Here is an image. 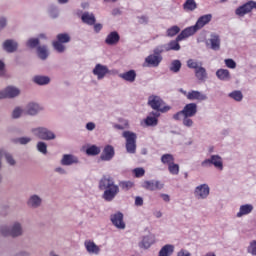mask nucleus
<instances>
[{
    "instance_id": "obj_25",
    "label": "nucleus",
    "mask_w": 256,
    "mask_h": 256,
    "mask_svg": "<svg viewBox=\"0 0 256 256\" xmlns=\"http://www.w3.org/2000/svg\"><path fill=\"white\" fill-rule=\"evenodd\" d=\"M197 31H199V28L195 24L194 26L185 28L178 35L180 36L182 41H185V39H188V37H192V35H195Z\"/></svg>"
},
{
    "instance_id": "obj_10",
    "label": "nucleus",
    "mask_w": 256,
    "mask_h": 256,
    "mask_svg": "<svg viewBox=\"0 0 256 256\" xmlns=\"http://www.w3.org/2000/svg\"><path fill=\"white\" fill-rule=\"evenodd\" d=\"M164 186L159 180H145L141 184L142 189H146V191H161Z\"/></svg>"
},
{
    "instance_id": "obj_60",
    "label": "nucleus",
    "mask_w": 256,
    "mask_h": 256,
    "mask_svg": "<svg viewBox=\"0 0 256 256\" xmlns=\"http://www.w3.org/2000/svg\"><path fill=\"white\" fill-rule=\"evenodd\" d=\"M177 256H191V252L185 249H181L178 253Z\"/></svg>"
},
{
    "instance_id": "obj_55",
    "label": "nucleus",
    "mask_w": 256,
    "mask_h": 256,
    "mask_svg": "<svg viewBox=\"0 0 256 256\" xmlns=\"http://www.w3.org/2000/svg\"><path fill=\"white\" fill-rule=\"evenodd\" d=\"M133 173L136 178H141L145 175V169L144 168H135L133 170Z\"/></svg>"
},
{
    "instance_id": "obj_7",
    "label": "nucleus",
    "mask_w": 256,
    "mask_h": 256,
    "mask_svg": "<svg viewBox=\"0 0 256 256\" xmlns=\"http://www.w3.org/2000/svg\"><path fill=\"white\" fill-rule=\"evenodd\" d=\"M215 167L217 171H223V158L220 155H211L208 159L201 162V167Z\"/></svg>"
},
{
    "instance_id": "obj_36",
    "label": "nucleus",
    "mask_w": 256,
    "mask_h": 256,
    "mask_svg": "<svg viewBox=\"0 0 256 256\" xmlns=\"http://www.w3.org/2000/svg\"><path fill=\"white\" fill-rule=\"evenodd\" d=\"M33 82L40 86L49 85L51 78H49V76L36 75L33 77Z\"/></svg>"
},
{
    "instance_id": "obj_59",
    "label": "nucleus",
    "mask_w": 256,
    "mask_h": 256,
    "mask_svg": "<svg viewBox=\"0 0 256 256\" xmlns=\"http://www.w3.org/2000/svg\"><path fill=\"white\" fill-rule=\"evenodd\" d=\"M95 127H97V125H95V122H88L86 124L87 131H95Z\"/></svg>"
},
{
    "instance_id": "obj_39",
    "label": "nucleus",
    "mask_w": 256,
    "mask_h": 256,
    "mask_svg": "<svg viewBox=\"0 0 256 256\" xmlns=\"http://www.w3.org/2000/svg\"><path fill=\"white\" fill-rule=\"evenodd\" d=\"M228 97L238 103H241V101H243V92H241V90H234L228 94Z\"/></svg>"
},
{
    "instance_id": "obj_20",
    "label": "nucleus",
    "mask_w": 256,
    "mask_h": 256,
    "mask_svg": "<svg viewBox=\"0 0 256 256\" xmlns=\"http://www.w3.org/2000/svg\"><path fill=\"white\" fill-rule=\"evenodd\" d=\"M115 157V148L111 145H106L100 155L101 161H111Z\"/></svg>"
},
{
    "instance_id": "obj_64",
    "label": "nucleus",
    "mask_w": 256,
    "mask_h": 256,
    "mask_svg": "<svg viewBox=\"0 0 256 256\" xmlns=\"http://www.w3.org/2000/svg\"><path fill=\"white\" fill-rule=\"evenodd\" d=\"M160 197L165 201V203H169V201H171V197L168 194H160Z\"/></svg>"
},
{
    "instance_id": "obj_54",
    "label": "nucleus",
    "mask_w": 256,
    "mask_h": 256,
    "mask_svg": "<svg viewBox=\"0 0 256 256\" xmlns=\"http://www.w3.org/2000/svg\"><path fill=\"white\" fill-rule=\"evenodd\" d=\"M224 63L228 69H235L237 67V63L231 58L225 59Z\"/></svg>"
},
{
    "instance_id": "obj_40",
    "label": "nucleus",
    "mask_w": 256,
    "mask_h": 256,
    "mask_svg": "<svg viewBox=\"0 0 256 256\" xmlns=\"http://www.w3.org/2000/svg\"><path fill=\"white\" fill-rule=\"evenodd\" d=\"M23 113H25V109L21 106H16L11 113L12 119H21L23 117Z\"/></svg>"
},
{
    "instance_id": "obj_57",
    "label": "nucleus",
    "mask_w": 256,
    "mask_h": 256,
    "mask_svg": "<svg viewBox=\"0 0 256 256\" xmlns=\"http://www.w3.org/2000/svg\"><path fill=\"white\" fill-rule=\"evenodd\" d=\"M49 13L52 19H57V17H59V9H57V7L50 8Z\"/></svg>"
},
{
    "instance_id": "obj_24",
    "label": "nucleus",
    "mask_w": 256,
    "mask_h": 256,
    "mask_svg": "<svg viewBox=\"0 0 256 256\" xmlns=\"http://www.w3.org/2000/svg\"><path fill=\"white\" fill-rule=\"evenodd\" d=\"M181 41L183 40L181 36L178 35L175 40H171L170 42L166 43L165 45L168 53L169 51H181V44H179Z\"/></svg>"
},
{
    "instance_id": "obj_9",
    "label": "nucleus",
    "mask_w": 256,
    "mask_h": 256,
    "mask_svg": "<svg viewBox=\"0 0 256 256\" xmlns=\"http://www.w3.org/2000/svg\"><path fill=\"white\" fill-rule=\"evenodd\" d=\"M21 95V90L15 86H8L0 91V99H15Z\"/></svg>"
},
{
    "instance_id": "obj_12",
    "label": "nucleus",
    "mask_w": 256,
    "mask_h": 256,
    "mask_svg": "<svg viewBox=\"0 0 256 256\" xmlns=\"http://www.w3.org/2000/svg\"><path fill=\"white\" fill-rule=\"evenodd\" d=\"M93 75L97 77L98 81L105 79V76L109 75V67L103 64H96L92 70Z\"/></svg>"
},
{
    "instance_id": "obj_52",
    "label": "nucleus",
    "mask_w": 256,
    "mask_h": 256,
    "mask_svg": "<svg viewBox=\"0 0 256 256\" xmlns=\"http://www.w3.org/2000/svg\"><path fill=\"white\" fill-rule=\"evenodd\" d=\"M168 170L171 175H179V165L175 164V162H172V164L168 166Z\"/></svg>"
},
{
    "instance_id": "obj_5",
    "label": "nucleus",
    "mask_w": 256,
    "mask_h": 256,
    "mask_svg": "<svg viewBox=\"0 0 256 256\" xmlns=\"http://www.w3.org/2000/svg\"><path fill=\"white\" fill-rule=\"evenodd\" d=\"M31 133L34 137L41 139L42 141H53L56 139V135L54 131L49 130L47 127H36L31 129Z\"/></svg>"
},
{
    "instance_id": "obj_48",
    "label": "nucleus",
    "mask_w": 256,
    "mask_h": 256,
    "mask_svg": "<svg viewBox=\"0 0 256 256\" xmlns=\"http://www.w3.org/2000/svg\"><path fill=\"white\" fill-rule=\"evenodd\" d=\"M247 253L249 255L256 256V240H251L247 247Z\"/></svg>"
},
{
    "instance_id": "obj_42",
    "label": "nucleus",
    "mask_w": 256,
    "mask_h": 256,
    "mask_svg": "<svg viewBox=\"0 0 256 256\" xmlns=\"http://www.w3.org/2000/svg\"><path fill=\"white\" fill-rule=\"evenodd\" d=\"M161 162L169 167V165L175 163V157H173V154H163L161 156Z\"/></svg>"
},
{
    "instance_id": "obj_27",
    "label": "nucleus",
    "mask_w": 256,
    "mask_h": 256,
    "mask_svg": "<svg viewBox=\"0 0 256 256\" xmlns=\"http://www.w3.org/2000/svg\"><path fill=\"white\" fill-rule=\"evenodd\" d=\"M195 77L201 83H205L208 79L207 69L203 67V64L200 62V67L195 70Z\"/></svg>"
},
{
    "instance_id": "obj_17",
    "label": "nucleus",
    "mask_w": 256,
    "mask_h": 256,
    "mask_svg": "<svg viewBox=\"0 0 256 256\" xmlns=\"http://www.w3.org/2000/svg\"><path fill=\"white\" fill-rule=\"evenodd\" d=\"M110 221L117 229H125V222L123 221V214L116 212L110 216Z\"/></svg>"
},
{
    "instance_id": "obj_21",
    "label": "nucleus",
    "mask_w": 256,
    "mask_h": 256,
    "mask_svg": "<svg viewBox=\"0 0 256 256\" xmlns=\"http://www.w3.org/2000/svg\"><path fill=\"white\" fill-rule=\"evenodd\" d=\"M119 41H121V36L119 35V32L112 31L106 36L104 43H106V45H109L110 47H113L117 45Z\"/></svg>"
},
{
    "instance_id": "obj_58",
    "label": "nucleus",
    "mask_w": 256,
    "mask_h": 256,
    "mask_svg": "<svg viewBox=\"0 0 256 256\" xmlns=\"http://www.w3.org/2000/svg\"><path fill=\"white\" fill-rule=\"evenodd\" d=\"M138 23H140V25H147L149 23V17L143 15V16H138Z\"/></svg>"
},
{
    "instance_id": "obj_18",
    "label": "nucleus",
    "mask_w": 256,
    "mask_h": 256,
    "mask_svg": "<svg viewBox=\"0 0 256 256\" xmlns=\"http://www.w3.org/2000/svg\"><path fill=\"white\" fill-rule=\"evenodd\" d=\"M163 61V56H157L156 54H150L145 58L146 67H159Z\"/></svg>"
},
{
    "instance_id": "obj_30",
    "label": "nucleus",
    "mask_w": 256,
    "mask_h": 256,
    "mask_svg": "<svg viewBox=\"0 0 256 256\" xmlns=\"http://www.w3.org/2000/svg\"><path fill=\"white\" fill-rule=\"evenodd\" d=\"M211 19H213V15L211 14H205L203 16H200L197 20V22L195 23V25L197 26V28L199 29H203V27H205V25H209V23H211Z\"/></svg>"
},
{
    "instance_id": "obj_37",
    "label": "nucleus",
    "mask_w": 256,
    "mask_h": 256,
    "mask_svg": "<svg viewBox=\"0 0 256 256\" xmlns=\"http://www.w3.org/2000/svg\"><path fill=\"white\" fill-rule=\"evenodd\" d=\"M183 9L187 13H193L197 9V2L195 0H186L183 4Z\"/></svg>"
},
{
    "instance_id": "obj_47",
    "label": "nucleus",
    "mask_w": 256,
    "mask_h": 256,
    "mask_svg": "<svg viewBox=\"0 0 256 256\" xmlns=\"http://www.w3.org/2000/svg\"><path fill=\"white\" fill-rule=\"evenodd\" d=\"M119 185L123 191H129V189H133V187H135V183L132 181H121Z\"/></svg>"
},
{
    "instance_id": "obj_44",
    "label": "nucleus",
    "mask_w": 256,
    "mask_h": 256,
    "mask_svg": "<svg viewBox=\"0 0 256 256\" xmlns=\"http://www.w3.org/2000/svg\"><path fill=\"white\" fill-rule=\"evenodd\" d=\"M56 41L59 43H69L71 41V36L68 33H60L56 36Z\"/></svg>"
},
{
    "instance_id": "obj_15",
    "label": "nucleus",
    "mask_w": 256,
    "mask_h": 256,
    "mask_svg": "<svg viewBox=\"0 0 256 256\" xmlns=\"http://www.w3.org/2000/svg\"><path fill=\"white\" fill-rule=\"evenodd\" d=\"M159 117H161L160 112L152 111L144 120V123L147 127H157L159 125Z\"/></svg>"
},
{
    "instance_id": "obj_6",
    "label": "nucleus",
    "mask_w": 256,
    "mask_h": 256,
    "mask_svg": "<svg viewBox=\"0 0 256 256\" xmlns=\"http://www.w3.org/2000/svg\"><path fill=\"white\" fill-rule=\"evenodd\" d=\"M122 137L126 140V151L135 154L137 151V134L132 131H124Z\"/></svg>"
},
{
    "instance_id": "obj_13",
    "label": "nucleus",
    "mask_w": 256,
    "mask_h": 256,
    "mask_svg": "<svg viewBox=\"0 0 256 256\" xmlns=\"http://www.w3.org/2000/svg\"><path fill=\"white\" fill-rule=\"evenodd\" d=\"M26 205L30 209H39V207L43 205V197H41L39 194H32L28 197Z\"/></svg>"
},
{
    "instance_id": "obj_4",
    "label": "nucleus",
    "mask_w": 256,
    "mask_h": 256,
    "mask_svg": "<svg viewBox=\"0 0 256 256\" xmlns=\"http://www.w3.org/2000/svg\"><path fill=\"white\" fill-rule=\"evenodd\" d=\"M148 105L158 113H167L168 111H171V106H167L165 101L157 95H151L148 97Z\"/></svg>"
},
{
    "instance_id": "obj_61",
    "label": "nucleus",
    "mask_w": 256,
    "mask_h": 256,
    "mask_svg": "<svg viewBox=\"0 0 256 256\" xmlns=\"http://www.w3.org/2000/svg\"><path fill=\"white\" fill-rule=\"evenodd\" d=\"M135 205H136V207H142V205H143V198L141 196H137L135 198Z\"/></svg>"
},
{
    "instance_id": "obj_41",
    "label": "nucleus",
    "mask_w": 256,
    "mask_h": 256,
    "mask_svg": "<svg viewBox=\"0 0 256 256\" xmlns=\"http://www.w3.org/2000/svg\"><path fill=\"white\" fill-rule=\"evenodd\" d=\"M181 33V28L177 25L171 26L166 30V37H175V35H179Z\"/></svg>"
},
{
    "instance_id": "obj_29",
    "label": "nucleus",
    "mask_w": 256,
    "mask_h": 256,
    "mask_svg": "<svg viewBox=\"0 0 256 256\" xmlns=\"http://www.w3.org/2000/svg\"><path fill=\"white\" fill-rule=\"evenodd\" d=\"M81 21L85 25L91 26V25H95V23L97 22V18H95V14H93L92 12H84L81 15Z\"/></svg>"
},
{
    "instance_id": "obj_23",
    "label": "nucleus",
    "mask_w": 256,
    "mask_h": 256,
    "mask_svg": "<svg viewBox=\"0 0 256 256\" xmlns=\"http://www.w3.org/2000/svg\"><path fill=\"white\" fill-rule=\"evenodd\" d=\"M187 99L189 101H207L208 97L203 92H199L197 90H191L187 94Z\"/></svg>"
},
{
    "instance_id": "obj_16",
    "label": "nucleus",
    "mask_w": 256,
    "mask_h": 256,
    "mask_svg": "<svg viewBox=\"0 0 256 256\" xmlns=\"http://www.w3.org/2000/svg\"><path fill=\"white\" fill-rule=\"evenodd\" d=\"M2 48L6 53H15L19 49V43L14 39H7L3 42Z\"/></svg>"
},
{
    "instance_id": "obj_1",
    "label": "nucleus",
    "mask_w": 256,
    "mask_h": 256,
    "mask_svg": "<svg viewBox=\"0 0 256 256\" xmlns=\"http://www.w3.org/2000/svg\"><path fill=\"white\" fill-rule=\"evenodd\" d=\"M99 190L104 191L102 194V199L107 203H111V201H115V197H117L121 191L119 185L115 183V179L111 176H104L99 181Z\"/></svg>"
},
{
    "instance_id": "obj_8",
    "label": "nucleus",
    "mask_w": 256,
    "mask_h": 256,
    "mask_svg": "<svg viewBox=\"0 0 256 256\" xmlns=\"http://www.w3.org/2000/svg\"><path fill=\"white\" fill-rule=\"evenodd\" d=\"M211 194V188L209 184L204 183L195 187L194 189V197L198 199V201H204Z\"/></svg>"
},
{
    "instance_id": "obj_34",
    "label": "nucleus",
    "mask_w": 256,
    "mask_h": 256,
    "mask_svg": "<svg viewBox=\"0 0 256 256\" xmlns=\"http://www.w3.org/2000/svg\"><path fill=\"white\" fill-rule=\"evenodd\" d=\"M216 77L219 81H231V72L227 69L220 68L216 71Z\"/></svg>"
},
{
    "instance_id": "obj_43",
    "label": "nucleus",
    "mask_w": 256,
    "mask_h": 256,
    "mask_svg": "<svg viewBox=\"0 0 256 256\" xmlns=\"http://www.w3.org/2000/svg\"><path fill=\"white\" fill-rule=\"evenodd\" d=\"M163 53H168L167 46L165 44L158 45L153 50V54L158 57H161V54Z\"/></svg>"
},
{
    "instance_id": "obj_31",
    "label": "nucleus",
    "mask_w": 256,
    "mask_h": 256,
    "mask_svg": "<svg viewBox=\"0 0 256 256\" xmlns=\"http://www.w3.org/2000/svg\"><path fill=\"white\" fill-rule=\"evenodd\" d=\"M153 243H155V237L152 235H147L142 238V240L138 243V246L140 249H149Z\"/></svg>"
},
{
    "instance_id": "obj_38",
    "label": "nucleus",
    "mask_w": 256,
    "mask_h": 256,
    "mask_svg": "<svg viewBox=\"0 0 256 256\" xmlns=\"http://www.w3.org/2000/svg\"><path fill=\"white\" fill-rule=\"evenodd\" d=\"M182 65L183 64L181 63V60H172L169 66V71H171V73H179V71H181Z\"/></svg>"
},
{
    "instance_id": "obj_2",
    "label": "nucleus",
    "mask_w": 256,
    "mask_h": 256,
    "mask_svg": "<svg viewBox=\"0 0 256 256\" xmlns=\"http://www.w3.org/2000/svg\"><path fill=\"white\" fill-rule=\"evenodd\" d=\"M197 115V104L189 103L186 104L181 111L173 114L172 119L174 121H182V125L187 129H191L195 122L191 117H195Z\"/></svg>"
},
{
    "instance_id": "obj_49",
    "label": "nucleus",
    "mask_w": 256,
    "mask_h": 256,
    "mask_svg": "<svg viewBox=\"0 0 256 256\" xmlns=\"http://www.w3.org/2000/svg\"><path fill=\"white\" fill-rule=\"evenodd\" d=\"M36 149L39 151V153H42V155H47V143L43 141L38 142Z\"/></svg>"
},
{
    "instance_id": "obj_26",
    "label": "nucleus",
    "mask_w": 256,
    "mask_h": 256,
    "mask_svg": "<svg viewBox=\"0 0 256 256\" xmlns=\"http://www.w3.org/2000/svg\"><path fill=\"white\" fill-rule=\"evenodd\" d=\"M118 77L127 83H135V79H137V72L135 70H128L124 73H120Z\"/></svg>"
},
{
    "instance_id": "obj_53",
    "label": "nucleus",
    "mask_w": 256,
    "mask_h": 256,
    "mask_svg": "<svg viewBox=\"0 0 256 256\" xmlns=\"http://www.w3.org/2000/svg\"><path fill=\"white\" fill-rule=\"evenodd\" d=\"M14 143H19L20 145H27L28 143H31L30 137H20L13 140Z\"/></svg>"
},
{
    "instance_id": "obj_45",
    "label": "nucleus",
    "mask_w": 256,
    "mask_h": 256,
    "mask_svg": "<svg viewBox=\"0 0 256 256\" xmlns=\"http://www.w3.org/2000/svg\"><path fill=\"white\" fill-rule=\"evenodd\" d=\"M101 153V148L97 147L96 145H92L86 149V154L90 156L99 155Z\"/></svg>"
},
{
    "instance_id": "obj_51",
    "label": "nucleus",
    "mask_w": 256,
    "mask_h": 256,
    "mask_svg": "<svg viewBox=\"0 0 256 256\" xmlns=\"http://www.w3.org/2000/svg\"><path fill=\"white\" fill-rule=\"evenodd\" d=\"M187 67L189 69H195V71H197V69H199L201 67V63H199L193 59H189L187 61Z\"/></svg>"
},
{
    "instance_id": "obj_50",
    "label": "nucleus",
    "mask_w": 256,
    "mask_h": 256,
    "mask_svg": "<svg viewBox=\"0 0 256 256\" xmlns=\"http://www.w3.org/2000/svg\"><path fill=\"white\" fill-rule=\"evenodd\" d=\"M39 38H30L28 39V41L26 42V45L30 48V49H35V47H39Z\"/></svg>"
},
{
    "instance_id": "obj_22",
    "label": "nucleus",
    "mask_w": 256,
    "mask_h": 256,
    "mask_svg": "<svg viewBox=\"0 0 256 256\" xmlns=\"http://www.w3.org/2000/svg\"><path fill=\"white\" fill-rule=\"evenodd\" d=\"M84 247L89 255H99V253H101V248L92 240H86Z\"/></svg>"
},
{
    "instance_id": "obj_35",
    "label": "nucleus",
    "mask_w": 256,
    "mask_h": 256,
    "mask_svg": "<svg viewBox=\"0 0 256 256\" xmlns=\"http://www.w3.org/2000/svg\"><path fill=\"white\" fill-rule=\"evenodd\" d=\"M175 253V246L172 244L164 245L158 252V256H171Z\"/></svg>"
},
{
    "instance_id": "obj_28",
    "label": "nucleus",
    "mask_w": 256,
    "mask_h": 256,
    "mask_svg": "<svg viewBox=\"0 0 256 256\" xmlns=\"http://www.w3.org/2000/svg\"><path fill=\"white\" fill-rule=\"evenodd\" d=\"M3 155L6 159V163L10 165V167H15L17 165V161L13 157V154L7 152L5 149H0V169H1V159L3 158Z\"/></svg>"
},
{
    "instance_id": "obj_11",
    "label": "nucleus",
    "mask_w": 256,
    "mask_h": 256,
    "mask_svg": "<svg viewBox=\"0 0 256 256\" xmlns=\"http://www.w3.org/2000/svg\"><path fill=\"white\" fill-rule=\"evenodd\" d=\"M206 47H209L212 51H219L221 49V36L217 33H212L206 41Z\"/></svg>"
},
{
    "instance_id": "obj_33",
    "label": "nucleus",
    "mask_w": 256,
    "mask_h": 256,
    "mask_svg": "<svg viewBox=\"0 0 256 256\" xmlns=\"http://www.w3.org/2000/svg\"><path fill=\"white\" fill-rule=\"evenodd\" d=\"M37 56L41 61H47L49 57V48L47 45L38 46L36 49Z\"/></svg>"
},
{
    "instance_id": "obj_14",
    "label": "nucleus",
    "mask_w": 256,
    "mask_h": 256,
    "mask_svg": "<svg viewBox=\"0 0 256 256\" xmlns=\"http://www.w3.org/2000/svg\"><path fill=\"white\" fill-rule=\"evenodd\" d=\"M26 115H30V117H35V115H39L41 111H43V107L35 102H30L24 108Z\"/></svg>"
},
{
    "instance_id": "obj_56",
    "label": "nucleus",
    "mask_w": 256,
    "mask_h": 256,
    "mask_svg": "<svg viewBox=\"0 0 256 256\" xmlns=\"http://www.w3.org/2000/svg\"><path fill=\"white\" fill-rule=\"evenodd\" d=\"M8 20L6 16H0V31L7 28Z\"/></svg>"
},
{
    "instance_id": "obj_62",
    "label": "nucleus",
    "mask_w": 256,
    "mask_h": 256,
    "mask_svg": "<svg viewBox=\"0 0 256 256\" xmlns=\"http://www.w3.org/2000/svg\"><path fill=\"white\" fill-rule=\"evenodd\" d=\"M102 29H103V24H101V23L94 24V31H95V33H101Z\"/></svg>"
},
{
    "instance_id": "obj_19",
    "label": "nucleus",
    "mask_w": 256,
    "mask_h": 256,
    "mask_svg": "<svg viewBox=\"0 0 256 256\" xmlns=\"http://www.w3.org/2000/svg\"><path fill=\"white\" fill-rule=\"evenodd\" d=\"M60 163L65 167H71V165H77L79 163V158L73 154H64Z\"/></svg>"
},
{
    "instance_id": "obj_63",
    "label": "nucleus",
    "mask_w": 256,
    "mask_h": 256,
    "mask_svg": "<svg viewBox=\"0 0 256 256\" xmlns=\"http://www.w3.org/2000/svg\"><path fill=\"white\" fill-rule=\"evenodd\" d=\"M55 172L59 173V175H67V170H65L63 167L55 168Z\"/></svg>"
},
{
    "instance_id": "obj_46",
    "label": "nucleus",
    "mask_w": 256,
    "mask_h": 256,
    "mask_svg": "<svg viewBox=\"0 0 256 256\" xmlns=\"http://www.w3.org/2000/svg\"><path fill=\"white\" fill-rule=\"evenodd\" d=\"M52 46L54 47V50L57 51V53H65L66 48L62 42H58V40H55L52 42Z\"/></svg>"
},
{
    "instance_id": "obj_32",
    "label": "nucleus",
    "mask_w": 256,
    "mask_h": 256,
    "mask_svg": "<svg viewBox=\"0 0 256 256\" xmlns=\"http://www.w3.org/2000/svg\"><path fill=\"white\" fill-rule=\"evenodd\" d=\"M250 213H253L252 204H244L240 206L239 211L236 214V217H238V219H241V217H245V215H250Z\"/></svg>"
},
{
    "instance_id": "obj_3",
    "label": "nucleus",
    "mask_w": 256,
    "mask_h": 256,
    "mask_svg": "<svg viewBox=\"0 0 256 256\" xmlns=\"http://www.w3.org/2000/svg\"><path fill=\"white\" fill-rule=\"evenodd\" d=\"M0 233L3 237H21L23 225L20 222H14L11 226H1Z\"/></svg>"
}]
</instances>
